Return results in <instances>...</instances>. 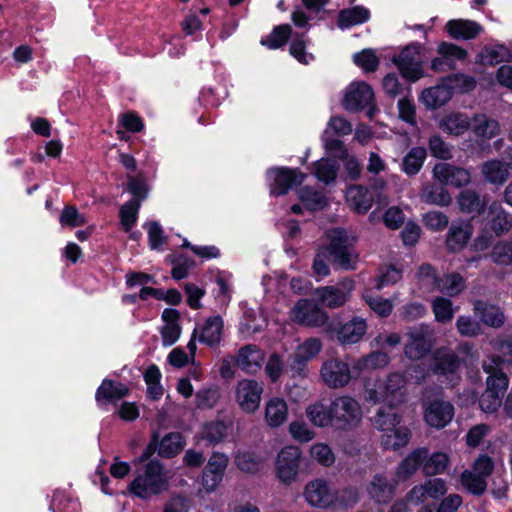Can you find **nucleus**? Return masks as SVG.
Instances as JSON below:
<instances>
[{"mask_svg": "<svg viewBox=\"0 0 512 512\" xmlns=\"http://www.w3.org/2000/svg\"><path fill=\"white\" fill-rule=\"evenodd\" d=\"M327 238L329 245L318 250L313 262V271L319 278L329 275L328 260L330 258L344 269L354 268L357 261V255L350 247L348 236L344 230H331L327 233Z\"/></svg>", "mask_w": 512, "mask_h": 512, "instance_id": "f257e3e1", "label": "nucleus"}, {"mask_svg": "<svg viewBox=\"0 0 512 512\" xmlns=\"http://www.w3.org/2000/svg\"><path fill=\"white\" fill-rule=\"evenodd\" d=\"M406 384V377L398 372L390 373L384 379L367 380L364 398L369 403H383L388 408H397L406 401Z\"/></svg>", "mask_w": 512, "mask_h": 512, "instance_id": "f03ea898", "label": "nucleus"}, {"mask_svg": "<svg viewBox=\"0 0 512 512\" xmlns=\"http://www.w3.org/2000/svg\"><path fill=\"white\" fill-rule=\"evenodd\" d=\"M494 354L489 360L483 362V370L489 376L486 381V390L491 388L492 394H498L503 397L506 392L509 379L502 372L503 364L512 365V342L503 339H496L490 342Z\"/></svg>", "mask_w": 512, "mask_h": 512, "instance_id": "7ed1b4c3", "label": "nucleus"}, {"mask_svg": "<svg viewBox=\"0 0 512 512\" xmlns=\"http://www.w3.org/2000/svg\"><path fill=\"white\" fill-rule=\"evenodd\" d=\"M170 474L158 461H150L144 471L129 484V490L140 498H149L168 488Z\"/></svg>", "mask_w": 512, "mask_h": 512, "instance_id": "20e7f679", "label": "nucleus"}, {"mask_svg": "<svg viewBox=\"0 0 512 512\" xmlns=\"http://www.w3.org/2000/svg\"><path fill=\"white\" fill-rule=\"evenodd\" d=\"M302 451L296 445H285L275 458L274 473L276 479L284 485L295 483L302 469Z\"/></svg>", "mask_w": 512, "mask_h": 512, "instance_id": "39448f33", "label": "nucleus"}, {"mask_svg": "<svg viewBox=\"0 0 512 512\" xmlns=\"http://www.w3.org/2000/svg\"><path fill=\"white\" fill-rule=\"evenodd\" d=\"M447 490L445 480L441 478L428 479L423 483L413 486L407 493L405 501L395 502L389 512H403L408 509V505L419 506L428 499L437 500L445 495Z\"/></svg>", "mask_w": 512, "mask_h": 512, "instance_id": "423d86ee", "label": "nucleus"}, {"mask_svg": "<svg viewBox=\"0 0 512 512\" xmlns=\"http://www.w3.org/2000/svg\"><path fill=\"white\" fill-rule=\"evenodd\" d=\"M334 426L341 430H352L363 418L361 404L350 395H341L332 400Z\"/></svg>", "mask_w": 512, "mask_h": 512, "instance_id": "0eeeda50", "label": "nucleus"}, {"mask_svg": "<svg viewBox=\"0 0 512 512\" xmlns=\"http://www.w3.org/2000/svg\"><path fill=\"white\" fill-rule=\"evenodd\" d=\"M303 498L310 507L326 510L337 505L338 490L326 479L315 478L305 484Z\"/></svg>", "mask_w": 512, "mask_h": 512, "instance_id": "6e6552de", "label": "nucleus"}, {"mask_svg": "<svg viewBox=\"0 0 512 512\" xmlns=\"http://www.w3.org/2000/svg\"><path fill=\"white\" fill-rule=\"evenodd\" d=\"M322 348V341L316 337H311L300 341L296 345L290 357V371L292 373V377H307V363L316 358L317 355L321 352Z\"/></svg>", "mask_w": 512, "mask_h": 512, "instance_id": "1a4fd4ad", "label": "nucleus"}, {"mask_svg": "<svg viewBox=\"0 0 512 512\" xmlns=\"http://www.w3.org/2000/svg\"><path fill=\"white\" fill-rule=\"evenodd\" d=\"M263 392L264 387L261 382L243 378L234 387V400L244 413L253 414L260 407Z\"/></svg>", "mask_w": 512, "mask_h": 512, "instance_id": "9d476101", "label": "nucleus"}, {"mask_svg": "<svg viewBox=\"0 0 512 512\" xmlns=\"http://www.w3.org/2000/svg\"><path fill=\"white\" fill-rule=\"evenodd\" d=\"M392 62L398 68L402 77L411 82H416L423 77V57L421 46L418 44L407 45L401 52L392 58Z\"/></svg>", "mask_w": 512, "mask_h": 512, "instance_id": "9b49d317", "label": "nucleus"}, {"mask_svg": "<svg viewBox=\"0 0 512 512\" xmlns=\"http://www.w3.org/2000/svg\"><path fill=\"white\" fill-rule=\"evenodd\" d=\"M374 101V91L372 87L364 81L352 82L346 89L343 106L348 111H358L369 107L367 112L372 117L374 107H370Z\"/></svg>", "mask_w": 512, "mask_h": 512, "instance_id": "f8f14e48", "label": "nucleus"}, {"mask_svg": "<svg viewBox=\"0 0 512 512\" xmlns=\"http://www.w3.org/2000/svg\"><path fill=\"white\" fill-rule=\"evenodd\" d=\"M434 344V331L427 325L414 327L408 332V342L405 345V355L409 359L423 358Z\"/></svg>", "mask_w": 512, "mask_h": 512, "instance_id": "ddd939ff", "label": "nucleus"}, {"mask_svg": "<svg viewBox=\"0 0 512 512\" xmlns=\"http://www.w3.org/2000/svg\"><path fill=\"white\" fill-rule=\"evenodd\" d=\"M289 317L292 322L307 327H320L328 320L326 312L308 299L299 300L290 310Z\"/></svg>", "mask_w": 512, "mask_h": 512, "instance_id": "4468645a", "label": "nucleus"}, {"mask_svg": "<svg viewBox=\"0 0 512 512\" xmlns=\"http://www.w3.org/2000/svg\"><path fill=\"white\" fill-rule=\"evenodd\" d=\"M266 175L270 193L274 196L286 194L293 185L301 184L306 178L300 170L284 167L269 169Z\"/></svg>", "mask_w": 512, "mask_h": 512, "instance_id": "2eb2a0df", "label": "nucleus"}, {"mask_svg": "<svg viewBox=\"0 0 512 512\" xmlns=\"http://www.w3.org/2000/svg\"><path fill=\"white\" fill-rule=\"evenodd\" d=\"M320 377L330 388H343L349 384L352 378L350 365L338 358L329 359L322 364Z\"/></svg>", "mask_w": 512, "mask_h": 512, "instance_id": "dca6fc26", "label": "nucleus"}, {"mask_svg": "<svg viewBox=\"0 0 512 512\" xmlns=\"http://www.w3.org/2000/svg\"><path fill=\"white\" fill-rule=\"evenodd\" d=\"M266 354L254 344L239 348L234 356V364L246 374L255 375L263 367Z\"/></svg>", "mask_w": 512, "mask_h": 512, "instance_id": "f3484780", "label": "nucleus"}, {"mask_svg": "<svg viewBox=\"0 0 512 512\" xmlns=\"http://www.w3.org/2000/svg\"><path fill=\"white\" fill-rule=\"evenodd\" d=\"M424 421L430 427L441 429L448 425L454 417L453 405L442 399H434L424 406Z\"/></svg>", "mask_w": 512, "mask_h": 512, "instance_id": "a211bd4d", "label": "nucleus"}, {"mask_svg": "<svg viewBox=\"0 0 512 512\" xmlns=\"http://www.w3.org/2000/svg\"><path fill=\"white\" fill-rule=\"evenodd\" d=\"M354 289V282L349 279L341 281L336 286L318 288L316 295L322 304L329 308H337L344 305L350 298Z\"/></svg>", "mask_w": 512, "mask_h": 512, "instance_id": "6ab92c4d", "label": "nucleus"}, {"mask_svg": "<svg viewBox=\"0 0 512 512\" xmlns=\"http://www.w3.org/2000/svg\"><path fill=\"white\" fill-rule=\"evenodd\" d=\"M452 78L443 79L433 87L424 89L419 97L420 102L429 110L444 106L453 95Z\"/></svg>", "mask_w": 512, "mask_h": 512, "instance_id": "aec40b11", "label": "nucleus"}, {"mask_svg": "<svg viewBox=\"0 0 512 512\" xmlns=\"http://www.w3.org/2000/svg\"><path fill=\"white\" fill-rule=\"evenodd\" d=\"M228 465V457L220 452H215L203 471L202 481L206 490L213 491L222 481Z\"/></svg>", "mask_w": 512, "mask_h": 512, "instance_id": "412c9836", "label": "nucleus"}, {"mask_svg": "<svg viewBox=\"0 0 512 512\" xmlns=\"http://www.w3.org/2000/svg\"><path fill=\"white\" fill-rule=\"evenodd\" d=\"M289 416V407L287 402L278 396L269 398L263 410V420L267 427L277 429L283 426Z\"/></svg>", "mask_w": 512, "mask_h": 512, "instance_id": "4be33fe9", "label": "nucleus"}, {"mask_svg": "<svg viewBox=\"0 0 512 512\" xmlns=\"http://www.w3.org/2000/svg\"><path fill=\"white\" fill-rule=\"evenodd\" d=\"M433 176L441 184L461 187L470 182L471 176L468 170L455 167L448 163H438L433 168Z\"/></svg>", "mask_w": 512, "mask_h": 512, "instance_id": "5701e85b", "label": "nucleus"}, {"mask_svg": "<svg viewBox=\"0 0 512 512\" xmlns=\"http://www.w3.org/2000/svg\"><path fill=\"white\" fill-rule=\"evenodd\" d=\"M223 328V319L218 315L211 316L194 330V335L198 336L201 343L216 347L221 342Z\"/></svg>", "mask_w": 512, "mask_h": 512, "instance_id": "b1692460", "label": "nucleus"}, {"mask_svg": "<svg viewBox=\"0 0 512 512\" xmlns=\"http://www.w3.org/2000/svg\"><path fill=\"white\" fill-rule=\"evenodd\" d=\"M428 450L426 448H417L409 453L397 466L394 472L395 483H400L411 478L422 462L427 457Z\"/></svg>", "mask_w": 512, "mask_h": 512, "instance_id": "393cba45", "label": "nucleus"}, {"mask_svg": "<svg viewBox=\"0 0 512 512\" xmlns=\"http://www.w3.org/2000/svg\"><path fill=\"white\" fill-rule=\"evenodd\" d=\"M397 484L394 480L393 483L389 482L383 474H376L367 486L366 491L375 503L386 504L393 498Z\"/></svg>", "mask_w": 512, "mask_h": 512, "instance_id": "a878e982", "label": "nucleus"}, {"mask_svg": "<svg viewBox=\"0 0 512 512\" xmlns=\"http://www.w3.org/2000/svg\"><path fill=\"white\" fill-rule=\"evenodd\" d=\"M164 325L161 329L162 343L165 347L172 346L181 335L179 312L175 309H165L162 313Z\"/></svg>", "mask_w": 512, "mask_h": 512, "instance_id": "bb28decb", "label": "nucleus"}, {"mask_svg": "<svg viewBox=\"0 0 512 512\" xmlns=\"http://www.w3.org/2000/svg\"><path fill=\"white\" fill-rule=\"evenodd\" d=\"M308 420L316 427H328L334 425L332 402L327 406L324 401H316L305 409Z\"/></svg>", "mask_w": 512, "mask_h": 512, "instance_id": "cd10ccee", "label": "nucleus"}, {"mask_svg": "<svg viewBox=\"0 0 512 512\" xmlns=\"http://www.w3.org/2000/svg\"><path fill=\"white\" fill-rule=\"evenodd\" d=\"M446 29L454 39L470 40L482 32V27L472 20L454 19L448 21Z\"/></svg>", "mask_w": 512, "mask_h": 512, "instance_id": "c85d7f7f", "label": "nucleus"}, {"mask_svg": "<svg viewBox=\"0 0 512 512\" xmlns=\"http://www.w3.org/2000/svg\"><path fill=\"white\" fill-rule=\"evenodd\" d=\"M366 330V321L361 317H354L339 328L337 339L342 344H354L360 341Z\"/></svg>", "mask_w": 512, "mask_h": 512, "instance_id": "c756f323", "label": "nucleus"}, {"mask_svg": "<svg viewBox=\"0 0 512 512\" xmlns=\"http://www.w3.org/2000/svg\"><path fill=\"white\" fill-rule=\"evenodd\" d=\"M346 202L351 209L365 214L372 206V197L368 190L360 185H353L346 190Z\"/></svg>", "mask_w": 512, "mask_h": 512, "instance_id": "7c9ffc66", "label": "nucleus"}, {"mask_svg": "<svg viewBox=\"0 0 512 512\" xmlns=\"http://www.w3.org/2000/svg\"><path fill=\"white\" fill-rule=\"evenodd\" d=\"M128 392L129 389L125 384L105 379L97 389L95 399L99 404L102 401L115 402L125 397Z\"/></svg>", "mask_w": 512, "mask_h": 512, "instance_id": "2f4dec72", "label": "nucleus"}, {"mask_svg": "<svg viewBox=\"0 0 512 512\" xmlns=\"http://www.w3.org/2000/svg\"><path fill=\"white\" fill-rule=\"evenodd\" d=\"M434 373L443 375L447 379L452 380V377L459 367L457 357L446 349H439L435 353Z\"/></svg>", "mask_w": 512, "mask_h": 512, "instance_id": "473e14b6", "label": "nucleus"}, {"mask_svg": "<svg viewBox=\"0 0 512 512\" xmlns=\"http://www.w3.org/2000/svg\"><path fill=\"white\" fill-rule=\"evenodd\" d=\"M472 235V228L468 223H453L447 234V246L451 251L461 250Z\"/></svg>", "mask_w": 512, "mask_h": 512, "instance_id": "72a5a7b5", "label": "nucleus"}, {"mask_svg": "<svg viewBox=\"0 0 512 512\" xmlns=\"http://www.w3.org/2000/svg\"><path fill=\"white\" fill-rule=\"evenodd\" d=\"M352 132V125L343 117H332L324 131V141L327 148L339 147L342 149V143L338 140H329L330 134L338 136L349 135Z\"/></svg>", "mask_w": 512, "mask_h": 512, "instance_id": "f704fd0d", "label": "nucleus"}, {"mask_svg": "<svg viewBox=\"0 0 512 512\" xmlns=\"http://www.w3.org/2000/svg\"><path fill=\"white\" fill-rule=\"evenodd\" d=\"M411 437L410 430L406 427H396L391 431H385L380 436V443L384 449L398 450L405 447Z\"/></svg>", "mask_w": 512, "mask_h": 512, "instance_id": "c9c22d12", "label": "nucleus"}, {"mask_svg": "<svg viewBox=\"0 0 512 512\" xmlns=\"http://www.w3.org/2000/svg\"><path fill=\"white\" fill-rule=\"evenodd\" d=\"M370 19V11L364 6H354L352 8L343 9L339 12L338 26L341 29L351 26L360 25Z\"/></svg>", "mask_w": 512, "mask_h": 512, "instance_id": "e433bc0d", "label": "nucleus"}, {"mask_svg": "<svg viewBox=\"0 0 512 512\" xmlns=\"http://www.w3.org/2000/svg\"><path fill=\"white\" fill-rule=\"evenodd\" d=\"M475 314L483 323L491 327H500L504 323V315L499 307L482 301L474 305Z\"/></svg>", "mask_w": 512, "mask_h": 512, "instance_id": "4c0bfd02", "label": "nucleus"}, {"mask_svg": "<svg viewBox=\"0 0 512 512\" xmlns=\"http://www.w3.org/2000/svg\"><path fill=\"white\" fill-rule=\"evenodd\" d=\"M470 127L472 122L462 113L452 112L446 115L440 122V128L452 135H462Z\"/></svg>", "mask_w": 512, "mask_h": 512, "instance_id": "58836bf2", "label": "nucleus"}, {"mask_svg": "<svg viewBox=\"0 0 512 512\" xmlns=\"http://www.w3.org/2000/svg\"><path fill=\"white\" fill-rule=\"evenodd\" d=\"M394 409L388 408L386 405L379 408L372 420L373 426L378 431L382 433L391 431L400 424L401 416Z\"/></svg>", "mask_w": 512, "mask_h": 512, "instance_id": "ea45409f", "label": "nucleus"}, {"mask_svg": "<svg viewBox=\"0 0 512 512\" xmlns=\"http://www.w3.org/2000/svg\"><path fill=\"white\" fill-rule=\"evenodd\" d=\"M185 446V440L181 433L170 432L166 434L158 444V454L170 458L180 453Z\"/></svg>", "mask_w": 512, "mask_h": 512, "instance_id": "a19ab883", "label": "nucleus"}, {"mask_svg": "<svg viewBox=\"0 0 512 512\" xmlns=\"http://www.w3.org/2000/svg\"><path fill=\"white\" fill-rule=\"evenodd\" d=\"M511 57L510 51L503 45H492L484 47L476 57V61L482 65H495L508 61Z\"/></svg>", "mask_w": 512, "mask_h": 512, "instance_id": "79ce46f5", "label": "nucleus"}, {"mask_svg": "<svg viewBox=\"0 0 512 512\" xmlns=\"http://www.w3.org/2000/svg\"><path fill=\"white\" fill-rule=\"evenodd\" d=\"M485 179L495 185H502L509 176L507 167L498 160L487 161L482 166Z\"/></svg>", "mask_w": 512, "mask_h": 512, "instance_id": "37998d69", "label": "nucleus"}, {"mask_svg": "<svg viewBox=\"0 0 512 512\" xmlns=\"http://www.w3.org/2000/svg\"><path fill=\"white\" fill-rule=\"evenodd\" d=\"M449 456L445 452H435L427 456L422 462L423 473L434 476L445 472L449 465Z\"/></svg>", "mask_w": 512, "mask_h": 512, "instance_id": "c03bdc74", "label": "nucleus"}, {"mask_svg": "<svg viewBox=\"0 0 512 512\" xmlns=\"http://www.w3.org/2000/svg\"><path fill=\"white\" fill-rule=\"evenodd\" d=\"M226 434L227 425L223 421H212L202 426L199 436L210 444H217L226 437Z\"/></svg>", "mask_w": 512, "mask_h": 512, "instance_id": "a18cd8bd", "label": "nucleus"}, {"mask_svg": "<svg viewBox=\"0 0 512 512\" xmlns=\"http://www.w3.org/2000/svg\"><path fill=\"white\" fill-rule=\"evenodd\" d=\"M298 198L308 210L315 211L323 209L326 204V198L323 194L313 190L310 187H302L297 191Z\"/></svg>", "mask_w": 512, "mask_h": 512, "instance_id": "49530a36", "label": "nucleus"}, {"mask_svg": "<svg viewBox=\"0 0 512 512\" xmlns=\"http://www.w3.org/2000/svg\"><path fill=\"white\" fill-rule=\"evenodd\" d=\"M417 285L419 289L426 293L437 290L439 278L430 264H422L416 273Z\"/></svg>", "mask_w": 512, "mask_h": 512, "instance_id": "de8ad7c7", "label": "nucleus"}, {"mask_svg": "<svg viewBox=\"0 0 512 512\" xmlns=\"http://www.w3.org/2000/svg\"><path fill=\"white\" fill-rule=\"evenodd\" d=\"M337 172L338 164L335 160L322 158L314 163L315 177L325 184L333 182L336 179Z\"/></svg>", "mask_w": 512, "mask_h": 512, "instance_id": "09e8293b", "label": "nucleus"}, {"mask_svg": "<svg viewBox=\"0 0 512 512\" xmlns=\"http://www.w3.org/2000/svg\"><path fill=\"white\" fill-rule=\"evenodd\" d=\"M472 129L476 135L485 138H492L500 131L498 122L487 118L485 115H477L473 118Z\"/></svg>", "mask_w": 512, "mask_h": 512, "instance_id": "8fccbe9b", "label": "nucleus"}, {"mask_svg": "<svg viewBox=\"0 0 512 512\" xmlns=\"http://www.w3.org/2000/svg\"><path fill=\"white\" fill-rule=\"evenodd\" d=\"M426 158V150L422 147L412 148L404 157L402 169L407 175L417 174Z\"/></svg>", "mask_w": 512, "mask_h": 512, "instance_id": "3c124183", "label": "nucleus"}, {"mask_svg": "<svg viewBox=\"0 0 512 512\" xmlns=\"http://www.w3.org/2000/svg\"><path fill=\"white\" fill-rule=\"evenodd\" d=\"M460 480L462 486L475 495H481L487 488V480L473 470L463 471Z\"/></svg>", "mask_w": 512, "mask_h": 512, "instance_id": "603ef678", "label": "nucleus"}, {"mask_svg": "<svg viewBox=\"0 0 512 512\" xmlns=\"http://www.w3.org/2000/svg\"><path fill=\"white\" fill-rule=\"evenodd\" d=\"M309 455L312 460L325 467L332 466L336 459L331 447L322 442H317L311 445L309 448Z\"/></svg>", "mask_w": 512, "mask_h": 512, "instance_id": "864d4df0", "label": "nucleus"}, {"mask_svg": "<svg viewBox=\"0 0 512 512\" xmlns=\"http://www.w3.org/2000/svg\"><path fill=\"white\" fill-rule=\"evenodd\" d=\"M465 287L463 277L458 273H451L439 279L437 290L449 296L458 295Z\"/></svg>", "mask_w": 512, "mask_h": 512, "instance_id": "5fc2aeb1", "label": "nucleus"}, {"mask_svg": "<svg viewBox=\"0 0 512 512\" xmlns=\"http://www.w3.org/2000/svg\"><path fill=\"white\" fill-rule=\"evenodd\" d=\"M139 200L132 199L120 208V221L123 229L130 233L138 218Z\"/></svg>", "mask_w": 512, "mask_h": 512, "instance_id": "6e6d98bb", "label": "nucleus"}, {"mask_svg": "<svg viewBox=\"0 0 512 512\" xmlns=\"http://www.w3.org/2000/svg\"><path fill=\"white\" fill-rule=\"evenodd\" d=\"M421 198L429 204H435L439 206L449 205L451 202V196L448 191L441 186H427L421 193Z\"/></svg>", "mask_w": 512, "mask_h": 512, "instance_id": "4d7b16f0", "label": "nucleus"}, {"mask_svg": "<svg viewBox=\"0 0 512 512\" xmlns=\"http://www.w3.org/2000/svg\"><path fill=\"white\" fill-rule=\"evenodd\" d=\"M290 35L291 27L288 24L279 25L265 39L261 40V44L270 49H278L286 43Z\"/></svg>", "mask_w": 512, "mask_h": 512, "instance_id": "13d9d810", "label": "nucleus"}, {"mask_svg": "<svg viewBox=\"0 0 512 512\" xmlns=\"http://www.w3.org/2000/svg\"><path fill=\"white\" fill-rule=\"evenodd\" d=\"M353 62L364 72H374L379 66V59L373 49H363L353 55Z\"/></svg>", "mask_w": 512, "mask_h": 512, "instance_id": "bf43d9fd", "label": "nucleus"}, {"mask_svg": "<svg viewBox=\"0 0 512 512\" xmlns=\"http://www.w3.org/2000/svg\"><path fill=\"white\" fill-rule=\"evenodd\" d=\"M432 310L436 321L442 323L450 322L453 319L455 313L451 300L443 297H436L433 300Z\"/></svg>", "mask_w": 512, "mask_h": 512, "instance_id": "052dcab7", "label": "nucleus"}, {"mask_svg": "<svg viewBox=\"0 0 512 512\" xmlns=\"http://www.w3.org/2000/svg\"><path fill=\"white\" fill-rule=\"evenodd\" d=\"M288 432L299 443H307L315 437V432L303 420L292 421L288 426Z\"/></svg>", "mask_w": 512, "mask_h": 512, "instance_id": "680f3d73", "label": "nucleus"}, {"mask_svg": "<svg viewBox=\"0 0 512 512\" xmlns=\"http://www.w3.org/2000/svg\"><path fill=\"white\" fill-rule=\"evenodd\" d=\"M437 51L447 61L448 68H452L456 60H464L467 56V52L464 49L447 42H442L438 46Z\"/></svg>", "mask_w": 512, "mask_h": 512, "instance_id": "e2e57ef3", "label": "nucleus"}, {"mask_svg": "<svg viewBox=\"0 0 512 512\" xmlns=\"http://www.w3.org/2000/svg\"><path fill=\"white\" fill-rule=\"evenodd\" d=\"M237 467L246 473H256L261 468L260 459L252 452H238L235 457Z\"/></svg>", "mask_w": 512, "mask_h": 512, "instance_id": "0e129e2a", "label": "nucleus"}, {"mask_svg": "<svg viewBox=\"0 0 512 512\" xmlns=\"http://www.w3.org/2000/svg\"><path fill=\"white\" fill-rule=\"evenodd\" d=\"M458 203L460 209L467 213H479L483 209V202L473 191H464L460 194Z\"/></svg>", "mask_w": 512, "mask_h": 512, "instance_id": "69168bd1", "label": "nucleus"}, {"mask_svg": "<svg viewBox=\"0 0 512 512\" xmlns=\"http://www.w3.org/2000/svg\"><path fill=\"white\" fill-rule=\"evenodd\" d=\"M363 298L371 310L380 317L389 316L393 310L392 301L389 299H384L380 296H370L368 293H365Z\"/></svg>", "mask_w": 512, "mask_h": 512, "instance_id": "338daca9", "label": "nucleus"}, {"mask_svg": "<svg viewBox=\"0 0 512 512\" xmlns=\"http://www.w3.org/2000/svg\"><path fill=\"white\" fill-rule=\"evenodd\" d=\"M50 509L53 512H78L79 503L68 498L64 492L57 491L50 504Z\"/></svg>", "mask_w": 512, "mask_h": 512, "instance_id": "774afa93", "label": "nucleus"}]
</instances>
